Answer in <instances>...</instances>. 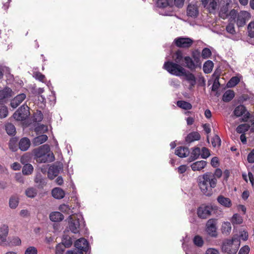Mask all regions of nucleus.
Here are the masks:
<instances>
[{
  "mask_svg": "<svg viewBox=\"0 0 254 254\" xmlns=\"http://www.w3.org/2000/svg\"><path fill=\"white\" fill-rule=\"evenodd\" d=\"M222 174L221 170L217 168L214 174L211 172H206L202 175L199 176L197 182L201 191L206 196H211L213 193L212 189L215 188L217 185L216 177L220 178Z\"/></svg>",
  "mask_w": 254,
  "mask_h": 254,
  "instance_id": "f257e3e1",
  "label": "nucleus"
},
{
  "mask_svg": "<svg viewBox=\"0 0 254 254\" xmlns=\"http://www.w3.org/2000/svg\"><path fill=\"white\" fill-rule=\"evenodd\" d=\"M163 68L170 74L176 76H180L185 71V68L178 63L170 61L165 62Z\"/></svg>",
  "mask_w": 254,
  "mask_h": 254,
  "instance_id": "f03ea898",
  "label": "nucleus"
},
{
  "mask_svg": "<svg viewBox=\"0 0 254 254\" xmlns=\"http://www.w3.org/2000/svg\"><path fill=\"white\" fill-rule=\"evenodd\" d=\"M217 209V206L211 205H201L197 209L198 217L201 219H206L209 217L212 212Z\"/></svg>",
  "mask_w": 254,
  "mask_h": 254,
  "instance_id": "7ed1b4c3",
  "label": "nucleus"
},
{
  "mask_svg": "<svg viewBox=\"0 0 254 254\" xmlns=\"http://www.w3.org/2000/svg\"><path fill=\"white\" fill-rule=\"evenodd\" d=\"M29 115V107L27 105L23 104L14 113L13 117L17 121H23L26 120Z\"/></svg>",
  "mask_w": 254,
  "mask_h": 254,
  "instance_id": "20e7f679",
  "label": "nucleus"
},
{
  "mask_svg": "<svg viewBox=\"0 0 254 254\" xmlns=\"http://www.w3.org/2000/svg\"><path fill=\"white\" fill-rule=\"evenodd\" d=\"M174 43L177 47L188 49L191 46L193 41L189 37H179L175 39Z\"/></svg>",
  "mask_w": 254,
  "mask_h": 254,
  "instance_id": "39448f33",
  "label": "nucleus"
},
{
  "mask_svg": "<svg viewBox=\"0 0 254 254\" xmlns=\"http://www.w3.org/2000/svg\"><path fill=\"white\" fill-rule=\"evenodd\" d=\"M216 225L217 219H210L206 223V232L211 237L216 238L217 237Z\"/></svg>",
  "mask_w": 254,
  "mask_h": 254,
  "instance_id": "423d86ee",
  "label": "nucleus"
},
{
  "mask_svg": "<svg viewBox=\"0 0 254 254\" xmlns=\"http://www.w3.org/2000/svg\"><path fill=\"white\" fill-rule=\"evenodd\" d=\"M233 239L227 240L222 246V251L227 254H236L238 250V247L234 246Z\"/></svg>",
  "mask_w": 254,
  "mask_h": 254,
  "instance_id": "0eeeda50",
  "label": "nucleus"
},
{
  "mask_svg": "<svg viewBox=\"0 0 254 254\" xmlns=\"http://www.w3.org/2000/svg\"><path fill=\"white\" fill-rule=\"evenodd\" d=\"M68 228L73 233L77 234L80 231V224L79 219L69 216Z\"/></svg>",
  "mask_w": 254,
  "mask_h": 254,
  "instance_id": "6e6552de",
  "label": "nucleus"
},
{
  "mask_svg": "<svg viewBox=\"0 0 254 254\" xmlns=\"http://www.w3.org/2000/svg\"><path fill=\"white\" fill-rule=\"evenodd\" d=\"M250 18V14L246 11H241L238 14L236 22L237 26L240 27L244 26Z\"/></svg>",
  "mask_w": 254,
  "mask_h": 254,
  "instance_id": "1a4fd4ad",
  "label": "nucleus"
},
{
  "mask_svg": "<svg viewBox=\"0 0 254 254\" xmlns=\"http://www.w3.org/2000/svg\"><path fill=\"white\" fill-rule=\"evenodd\" d=\"M50 151L49 146L47 144L43 145L39 147L36 148L33 150V154L34 156V159L38 161V159H40L43 155L44 153H48Z\"/></svg>",
  "mask_w": 254,
  "mask_h": 254,
  "instance_id": "9d476101",
  "label": "nucleus"
},
{
  "mask_svg": "<svg viewBox=\"0 0 254 254\" xmlns=\"http://www.w3.org/2000/svg\"><path fill=\"white\" fill-rule=\"evenodd\" d=\"M63 168L62 164H59L58 165L53 164L51 166L48 170V178L51 179H54L56 177L58 176L60 171Z\"/></svg>",
  "mask_w": 254,
  "mask_h": 254,
  "instance_id": "9b49d317",
  "label": "nucleus"
},
{
  "mask_svg": "<svg viewBox=\"0 0 254 254\" xmlns=\"http://www.w3.org/2000/svg\"><path fill=\"white\" fill-rule=\"evenodd\" d=\"M223 1L224 4H222L220 7L219 16L220 18L225 19L228 17V11L231 3V0H225Z\"/></svg>",
  "mask_w": 254,
  "mask_h": 254,
  "instance_id": "f8f14e48",
  "label": "nucleus"
},
{
  "mask_svg": "<svg viewBox=\"0 0 254 254\" xmlns=\"http://www.w3.org/2000/svg\"><path fill=\"white\" fill-rule=\"evenodd\" d=\"M74 247L79 250L86 252L89 248L88 242L84 238H80L75 242Z\"/></svg>",
  "mask_w": 254,
  "mask_h": 254,
  "instance_id": "ddd939ff",
  "label": "nucleus"
},
{
  "mask_svg": "<svg viewBox=\"0 0 254 254\" xmlns=\"http://www.w3.org/2000/svg\"><path fill=\"white\" fill-rule=\"evenodd\" d=\"M13 91L8 87H4L0 90V103H4L6 100L12 96Z\"/></svg>",
  "mask_w": 254,
  "mask_h": 254,
  "instance_id": "4468645a",
  "label": "nucleus"
},
{
  "mask_svg": "<svg viewBox=\"0 0 254 254\" xmlns=\"http://www.w3.org/2000/svg\"><path fill=\"white\" fill-rule=\"evenodd\" d=\"M34 181L36 184V187L39 189H43L47 184V179L40 173H36Z\"/></svg>",
  "mask_w": 254,
  "mask_h": 254,
  "instance_id": "2eb2a0df",
  "label": "nucleus"
},
{
  "mask_svg": "<svg viewBox=\"0 0 254 254\" xmlns=\"http://www.w3.org/2000/svg\"><path fill=\"white\" fill-rule=\"evenodd\" d=\"M26 95L24 93H20L16 96L10 102L11 107L15 109L17 108L26 98Z\"/></svg>",
  "mask_w": 254,
  "mask_h": 254,
  "instance_id": "dca6fc26",
  "label": "nucleus"
},
{
  "mask_svg": "<svg viewBox=\"0 0 254 254\" xmlns=\"http://www.w3.org/2000/svg\"><path fill=\"white\" fill-rule=\"evenodd\" d=\"M200 139V135L197 131H192L189 133L186 137L185 141L190 145V144L194 141L199 140Z\"/></svg>",
  "mask_w": 254,
  "mask_h": 254,
  "instance_id": "f3484780",
  "label": "nucleus"
},
{
  "mask_svg": "<svg viewBox=\"0 0 254 254\" xmlns=\"http://www.w3.org/2000/svg\"><path fill=\"white\" fill-rule=\"evenodd\" d=\"M189 153L190 151L187 147L179 146L175 150V154L181 158L188 156Z\"/></svg>",
  "mask_w": 254,
  "mask_h": 254,
  "instance_id": "a211bd4d",
  "label": "nucleus"
},
{
  "mask_svg": "<svg viewBox=\"0 0 254 254\" xmlns=\"http://www.w3.org/2000/svg\"><path fill=\"white\" fill-rule=\"evenodd\" d=\"M8 232L9 228L7 225H1L0 227V240H1L2 242H6Z\"/></svg>",
  "mask_w": 254,
  "mask_h": 254,
  "instance_id": "6ab92c4d",
  "label": "nucleus"
},
{
  "mask_svg": "<svg viewBox=\"0 0 254 254\" xmlns=\"http://www.w3.org/2000/svg\"><path fill=\"white\" fill-rule=\"evenodd\" d=\"M19 148L23 151H26L29 148L31 142L27 137L22 138L19 142Z\"/></svg>",
  "mask_w": 254,
  "mask_h": 254,
  "instance_id": "aec40b11",
  "label": "nucleus"
},
{
  "mask_svg": "<svg viewBox=\"0 0 254 254\" xmlns=\"http://www.w3.org/2000/svg\"><path fill=\"white\" fill-rule=\"evenodd\" d=\"M55 160V156L53 153L50 152V151L48 153H44L40 159H38L37 162L39 163L51 162Z\"/></svg>",
  "mask_w": 254,
  "mask_h": 254,
  "instance_id": "412c9836",
  "label": "nucleus"
},
{
  "mask_svg": "<svg viewBox=\"0 0 254 254\" xmlns=\"http://www.w3.org/2000/svg\"><path fill=\"white\" fill-rule=\"evenodd\" d=\"M217 200L219 203L225 207L230 208L232 206L231 200L228 197L220 195L218 196Z\"/></svg>",
  "mask_w": 254,
  "mask_h": 254,
  "instance_id": "4be33fe9",
  "label": "nucleus"
},
{
  "mask_svg": "<svg viewBox=\"0 0 254 254\" xmlns=\"http://www.w3.org/2000/svg\"><path fill=\"white\" fill-rule=\"evenodd\" d=\"M184 61L185 62V66L191 70H194L198 65L193 61L192 58L189 56L185 57Z\"/></svg>",
  "mask_w": 254,
  "mask_h": 254,
  "instance_id": "5701e85b",
  "label": "nucleus"
},
{
  "mask_svg": "<svg viewBox=\"0 0 254 254\" xmlns=\"http://www.w3.org/2000/svg\"><path fill=\"white\" fill-rule=\"evenodd\" d=\"M207 164V162L204 160L198 161L193 163L191 165V168L192 171H200L203 169Z\"/></svg>",
  "mask_w": 254,
  "mask_h": 254,
  "instance_id": "b1692460",
  "label": "nucleus"
},
{
  "mask_svg": "<svg viewBox=\"0 0 254 254\" xmlns=\"http://www.w3.org/2000/svg\"><path fill=\"white\" fill-rule=\"evenodd\" d=\"M52 194L54 198L60 199L64 197L65 192L61 188H55L52 190Z\"/></svg>",
  "mask_w": 254,
  "mask_h": 254,
  "instance_id": "393cba45",
  "label": "nucleus"
},
{
  "mask_svg": "<svg viewBox=\"0 0 254 254\" xmlns=\"http://www.w3.org/2000/svg\"><path fill=\"white\" fill-rule=\"evenodd\" d=\"M187 15L191 17H196L198 14V10L196 5H189L187 8Z\"/></svg>",
  "mask_w": 254,
  "mask_h": 254,
  "instance_id": "a878e982",
  "label": "nucleus"
},
{
  "mask_svg": "<svg viewBox=\"0 0 254 254\" xmlns=\"http://www.w3.org/2000/svg\"><path fill=\"white\" fill-rule=\"evenodd\" d=\"M64 218V215L60 212H53L50 215V219L53 222H60L62 221Z\"/></svg>",
  "mask_w": 254,
  "mask_h": 254,
  "instance_id": "bb28decb",
  "label": "nucleus"
},
{
  "mask_svg": "<svg viewBox=\"0 0 254 254\" xmlns=\"http://www.w3.org/2000/svg\"><path fill=\"white\" fill-rule=\"evenodd\" d=\"M181 75L185 76L186 80L190 82L191 86H193L196 84V78L194 74L189 72H187L185 69V71L181 74Z\"/></svg>",
  "mask_w": 254,
  "mask_h": 254,
  "instance_id": "cd10ccee",
  "label": "nucleus"
},
{
  "mask_svg": "<svg viewBox=\"0 0 254 254\" xmlns=\"http://www.w3.org/2000/svg\"><path fill=\"white\" fill-rule=\"evenodd\" d=\"M235 96V92L232 90H227L223 94L222 100L225 102H229L231 101Z\"/></svg>",
  "mask_w": 254,
  "mask_h": 254,
  "instance_id": "c85d7f7f",
  "label": "nucleus"
},
{
  "mask_svg": "<svg viewBox=\"0 0 254 254\" xmlns=\"http://www.w3.org/2000/svg\"><path fill=\"white\" fill-rule=\"evenodd\" d=\"M48 136L46 134H42L35 137L33 140V143L35 146H38L46 141Z\"/></svg>",
  "mask_w": 254,
  "mask_h": 254,
  "instance_id": "c756f323",
  "label": "nucleus"
},
{
  "mask_svg": "<svg viewBox=\"0 0 254 254\" xmlns=\"http://www.w3.org/2000/svg\"><path fill=\"white\" fill-rule=\"evenodd\" d=\"M176 104L178 107L185 110H190L192 107L190 103L184 100L178 101Z\"/></svg>",
  "mask_w": 254,
  "mask_h": 254,
  "instance_id": "7c9ffc66",
  "label": "nucleus"
},
{
  "mask_svg": "<svg viewBox=\"0 0 254 254\" xmlns=\"http://www.w3.org/2000/svg\"><path fill=\"white\" fill-rule=\"evenodd\" d=\"M213 65V63L211 61L208 60L205 62L203 66V70L204 72L205 73H210L212 70Z\"/></svg>",
  "mask_w": 254,
  "mask_h": 254,
  "instance_id": "2f4dec72",
  "label": "nucleus"
},
{
  "mask_svg": "<svg viewBox=\"0 0 254 254\" xmlns=\"http://www.w3.org/2000/svg\"><path fill=\"white\" fill-rule=\"evenodd\" d=\"M246 111V107L243 105H240L236 107L233 112V113L235 116L239 117L245 114Z\"/></svg>",
  "mask_w": 254,
  "mask_h": 254,
  "instance_id": "473e14b6",
  "label": "nucleus"
},
{
  "mask_svg": "<svg viewBox=\"0 0 254 254\" xmlns=\"http://www.w3.org/2000/svg\"><path fill=\"white\" fill-rule=\"evenodd\" d=\"M6 133L9 135H14L16 133V128L11 123H7L5 125Z\"/></svg>",
  "mask_w": 254,
  "mask_h": 254,
  "instance_id": "72a5a7b5",
  "label": "nucleus"
},
{
  "mask_svg": "<svg viewBox=\"0 0 254 254\" xmlns=\"http://www.w3.org/2000/svg\"><path fill=\"white\" fill-rule=\"evenodd\" d=\"M191 56L193 59V61L198 65V66H200L201 62H200V52L197 50L193 51L192 52Z\"/></svg>",
  "mask_w": 254,
  "mask_h": 254,
  "instance_id": "f704fd0d",
  "label": "nucleus"
},
{
  "mask_svg": "<svg viewBox=\"0 0 254 254\" xmlns=\"http://www.w3.org/2000/svg\"><path fill=\"white\" fill-rule=\"evenodd\" d=\"M38 193V191L36 189L33 187H30L27 188L25 191L26 195L30 198L35 197Z\"/></svg>",
  "mask_w": 254,
  "mask_h": 254,
  "instance_id": "c9c22d12",
  "label": "nucleus"
},
{
  "mask_svg": "<svg viewBox=\"0 0 254 254\" xmlns=\"http://www.w3.org/2000/svg\"><path fill=\"white\" fill-rule=\"evenodd\" d=\"M72 240L71 237L67 235H64L62 240V243L67 248H69L72 244Z\"/></svg>",
  "mask_w": 254,
  "mask_h": 254,
  "instance_id": "e433bc0d",
  "label": "nucleus"
},
{
  "mask_svg": "<svg viewBox=\"0 0 254 254\" xmlns=\"http://www.w3.org/2000/svg\"><path fill=\"white\" fill-rule=\"evenodd\" d=\"M231 224L229 222H225L223 223L221 228L222 233L224 234L228 235L231 231Z\"/></svg>",
  "mask_w": 254,
  "mask_h": 254,
  "instance_id": "4c0bfd02",
  "label": "nucleus"
},
{
  "mask_svg": "<svg viewBox=\"0 0 254 254\" xmlns=\"http://www.w3.org/2000/svg\"><path fill=\"white\" fill-rule=\"evenodd\" d=\"M33 167L30 164H25L22 168V173L24 175H29L33 172Z\"/></svg>",
  "mask_w": 254,
  "mask_h": 254,
  "instance_id": "58836bf2",
  "label": "nucleus"
},
{
  "mask_svg": "<svg viewBox=\"0 0 254 254\" xmlns=\"http://www.w3.org/2000/svg\"><path fill=\"white\" fill-rule=\"evenodd\" d=\"M250 126L248 124H243L239 125L236 128V131L239 133H244L249 130Z\"/></svg>",
  "mask_w": 254,
  "mask_h": 254,
  "instance_id": "ea45409f",
  "label": "nucleus"
},
{
  "mask_svg": "<svg viewBox=\"0 0 254 254\" xmlns=\"http://www.w3.org/2000/svg\"><path fill=\"white\" fill-rule=\"evenodd\" d=\"M8 111L7 108L3 103H0V118H6L8 115Z\"/></svg>",
  "mask_w": 254,
  "mask_h": 254,
  "instance_id": "a19ab883",
  "label": "nucleus"
},
{
  "mask_svg": "<svg viewBox=\"0 0 254 254\" xmlns=\"http://www.w3.org/2000/svg\"><path fill=\"white\" fill-rule=\"evenodd\" d=\"M240 82V79L237 76L232 77L227 83V86L229 88L235 87Z\"/></svg>",
  "mask_w": 254,
  "mask_h": 254,
  "instance_id": "79ce46f5",
  "label": "nucleus"
},
{
  "mask_svg": "<svg viewBox=\"0 0 254 254\" xmlns=\"http://www.w3.org/2000/svg\"><path fill=\"white\" fill-rule=\"evenodd\" d=\"M243 221V218L239 214L236 213L233 215L231 220L233 224H241Z\"/></svg>",
  "mask_w": 254,
  "mask_h": 254,
  "instance_id": "37998d69",
  "label": "nucleus"
},
{
  "mask_svg": "<svg viewBox=\"0 0 254 254\" xmlns=\"http://www.w3.org/2000/svg\"><path fill=\"white\" fill-rule=\"evenodd\" d=\"M194 244L198 247H202L204 244V241L202 237L199 235L194 236L193 239Z\"/></svg>",
  "mask_w": 254,
  "mask_h": 254,
  "instance_id": "c03bdc74",
  "label": "nucleus"
},
{
  "mask_svg": "<svg viewBox=\"0 0 254 254\" xmlns=\"http://www.w3.org/2000/svg\"><path fill=\"white\" fill-rule=\"evenodd\" d=\"M218 0H209V4H208L207 6L210 12H212L216 9Z\"/></svg>",
  "mask_w": 254,
  "mask_h": 254,
  "instance_id": "a18cd8bd",
  "label": "nucleus"
},
{
  "mask_svg": "<svg viewBox=\"0 0 254 254\" xmlns=\"http://www.w3.org/2000/svg\"><path fill=\"white\" fill-rule=\"evenodd\" d=\"M238 14L239 13H238V11L234 9L231 10L228 13V16H230L229 21L236 22V18H237Z\"/></svg>",
  "mask_w": 254,
  "mask_h": 254,
  "instance_id": "49530a36",
  "label": "nucleus"
},
{
  "mask_svg": "<svg viewBox=\"0 0 254 254\" xmlns=\"http://www.w3.org/2000/svg\"><path fill=\"white\" fill-rule=\"evenodd\" d=\"M9 204L11 208H15L18 204V198L15 196H11L9 199Z\"/></svg>",
  "mask_w": 254,
  "mask_h": 254,
  "instance_id": "de8ad7c7",
  "label": "nucleus"
},
{
  "mask_svg": "<svg viewBox=\"0 0 254 254\" xmlns=\"http://www.w3.org/2000/svg\"><path fill=\"white\" fill-rule=\"evenodd\" d=\"M228 24L227 25L226 27V30L227 32L229 33L234 34L236 33L235 29V26H234V23L235 22H230L229 21Z\"/></svg>",
  "mask_w": 254,
  "mask_h": 254,
  "instance_id": "09e8293b",
  "label": "nucleus"
},
{
  "mask_svg": "<svg viewBox=\"0 0 254 254\" xmlns=\"http://www.w3.org/2000/svg\"><path fill=\"white\" fill-rule=\"evenodd\" d=\"M212 55L210 50L207 48H204L201 53V56L204 59L209 58Z\"/></svg>",
  "mask_w": 254,
  "mask_h": 254,
  "instance_id": "8fccbe9b",
  "label": "nucleus"
},
{
  "mask_svg": "<svg viewBox=\"0 0 254 254\" xmlns=\"http://www.w3.org/2000/svg\"><path fill=\"white\" fill-rule=\"evenodd\" d=\"M66 248V247L62 243L59 244L56 248V254H63Z\"/></svg>",
  "mask_w": 254,
  "mask_h": 254,
  "instance_id": "3c124183",
  "label": "nucleus"
},
{
  "mask_svg": "<svg viewBox=\"0 0 254 254\" xmlns=\"http://www.w3.org/2000/svg\"><path fill=\"white\" fill-rule=\"evenodd\" d=\"M175 61L176 63L180 64L183 59V54L181 51L178 50L175 54Z\"/></svg>",
  "mask_w": 254,
  "mask_h": 254,
  "instance_id": "603ef678",
  "label": "nucleus"
},
{
  "mask_svg": "<svg viewBox=\"0 0 254 254\" xmlns=\"http://www.w3.org/2000/svg\"><path fill=\"white\" fill-rule=\"evenodd\" d=\"M34 120L36 122H40L42 121L43 119V115L41 111H37L34 115Z\"/></svg>",
  "mask_w": 254,
  "mask_h": 254,
  "instance_id": "864d4df0",
  "label": "nucleus"
},
{
  "mask_svg": "<svg viewBox=\"0 0 254 254\" xmlns=\"http://www.w3.org/2000/svg\"><path fill=\"white\" fill-rule=\"evenodd\" d=\"M249 36L251 38L254 37V22H251L248 26Z\"/></svg>",
  "mask_w": 254,
  "mask_h": 254,
  "instance_id": "5fc2aeb1",
  "label": "nucleus"
},
{
  "mask_svg": "<svg viewBox=\"0 0 254 254\" xmlns=\"http://www.w3.org/2000/svg\"><path fill=\"white\" fill-rule=\"evenodd\" d=\"M210 152L208 149L203 147L201 149V157L203 159H206L210 156Z\"/></svg>",
  "mask_w": 254,
  "mask_h": 254,
  "instance_id": "6e6d98bb",
  "label": "nucleus"
},
{
  "mask_svg": "<svg viewBox=\"0 0 254 254\" xmlns=\"http://www.w3.org/2000/svg\"><path fill=\"white\" fill-rule=\"evenodd\" d=\"M220 86V84L219 82V77L217 76L213 82V84L211 87V90L212 91H216Z\"/></svg>",
  "mask_w": 254,
  "mask_h": 254,
  "instance_id": "4d7b16f0",
  "label": "nucleus"
},
{
  "mask_svg": "<svg viewBox=\"0 0 254 254\" xmlns=\"http://www.w3.org/2000/svg\"><path fill=\"white\" fill-rule=\"evenodd\" d=\"M190 154L194 157V159H198L200 155V149L198 147H194L191 152Z\"/></svg>",
  "mask_w": 254,
  "mask_h": 254,
  "instance_id": "13d9d810",
  "label": "nucleus"
},
{
  "mask_svg": "<svg viewBox=\"0 0 254 254\" xmlns=\"http://www.w3.org/2000/svg\"><path fill=\"white\" fill-rule=\"evenodd\" d=\"M211 142L213 147L220 146L221 145V139L219 136L217 135L212 138Z\"/></svg>",
  "mask_w": 254,
  "mask_h": 254,
  "instance_id": "bf43d9fd",
  "label": "nucleus"
},
{
  "mask_svg": "<svg viewBox=\"0 0 254 254\" xmlns=\"http://www.w3.org/2000/svg\"><path fill=\"white\" fill-rule=\"evenodd\" d=\"M33 76L35 77V79L38 80L39 81L44 82V79H45V76L41 73L40 72H36L34 73Z\"/></svg>",
  "mask_w": 254,
  "mask_h": 254,
  "instance_id": "052dcab7",
  "label": "nucleus"
},
{
  "mask_svg": "<svg viewBox=\"0 0 254 254\" xmlns=\"http://www.w3.org/2000/svg\"><path fill=\"white\" fill-rule=\"evenodd\" d=\"M37 249L33 246L29 247L25 251V254H37Z\"/></svg>",
  "mask_w": 254,
  "mask_h": 254,
  "instance_id": "680f3d73",
  "label": "nucleus"
},
{
  "mask_svg": "<svg viewBox=\"0 0 254 254\" xmlns=\"http://www.w3.org/2000/svg\"><path fill=\"white\" fill-rule=\"evenodd\" d=\"M250 251V247L247 246L242 247L239 250L238 254H249Z\"/></svg>",
  "mask_w": 254,
  "mask_h": 254,
  "instance_id": "e2e57ef3",
  "label": "nucleus"
},
{
  "mask_svg": "<svg viewBox=\"0 0 254 254\" xmlns=\"http://www.w3.org/2000/svg\"><path fill=\"white\" fill-rule=\"evenodd\" d=\"M59 209L63 212L68 213V211L70 210V208L68 205L63 204L60 206Z\"/></svg>",
  "mask_w": 254,
  "mask_h": 254,
  "instance_id": "0e129e2a",
  "label": "nucleus"
},
{
  "mask_svg": "<svg viewBox=\"0 0 254 254\" xmlns=\"http://www.w3.org/2000/svg\"><path fill=\"white\" fill-rule=\"evenodd\" d=\"M83 252H84L75 248L73 250L67 251L65 254H83Z\"/></svg>",
  "mask_w": 254,
  "mask_h": 254,
  "instance_id": "69168bd1",
  "label": "nucleus"
},
{
  "mask_svg": "<svg viewBox=\"0 0 254 254\" xmlns=\"http://www.w3.org/2000/svg\"><path fill=\"white\" fill-rule=\"evenodd\" d=\"M248 161L250 163H254V149L248 154L247 157Z\"/></svg>",
  "mask_w": 254,
  "mask_h": 254,
  "instance_id": "338daca9",
  "label": "nucleus"
},
{
  "mask_svg": "<svg viewBox=\"0 0 254 254\" xmlns=\"http://www.w3.org/2000/svg\"><path fill=\"white\" fill-rule=\"evenodd\" d=\"M205 254H220L219 252L214 248L208 249L205 253Z\"/></svg>",
  "mask_w": 254,
  "mask_h": 254,
  "instance_id": "774afa93",
  "label": "nucleus"
}]
</instances>
